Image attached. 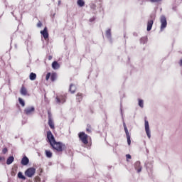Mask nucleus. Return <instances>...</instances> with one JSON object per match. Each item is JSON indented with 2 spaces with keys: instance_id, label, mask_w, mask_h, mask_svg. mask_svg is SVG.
I'll use <instances>...</instances> for the list:
<instances>
[{
  "instance_id": "obj_26",
  "label": "nucleus",
  "mask_w": 182,
  "mask_h": 182,
  "mask_svg": "<svg viewBox=\"0 0 182 182\" xmlns=\"http://www.w3.org/2000/svg\"><path fill=\"white\" fill-rule=\"evenodd\" d=\"M139 106L141 108L144 107V102H143V100H139Z\"/></svg>"
},
{
  "instance_id": "obj_7",
  "label": "nucleus",
  "mask_w": 182,
  "mask_h": 182,
  "mask_svg": "<svg viewBox=\"0 0 182 182\" xmlns=\"http://www.w3.org/2000/svg\"><path fill=\"white\" fill-rule=\"evenodd\" d=\"M40 33L42 35L45 41L49 39V33L48 32V27H45L43 31H41Z\"/></svg>"
},
{
  "instance_id": "obj_2",
  "label": "nucleus",
  "mask_w": 182,
  "mask_h": 182,
  "mask_svg": "<svg viewBox=\"0 0 182 182\" xmlns=\"http://www.w3.org/2000/svg\"><path fill=\"white\" fill-rule=\"evenodd\" d=\"M78 137L83 144H89V136L85 132H82L78 134Z\"/></svg>"
},
{
  "instance_id": "obj_23",
  "label": "nucleus",
  "mask_w": 182,
  "mask_h": 182,
  "mask_svg": "<svg viewBox=\"0 0 182 182\" xmlns=\"http://www.w3.org/2000/svg\"><path fill=\"white\" fill-rule=\"evenodd\" d=\"M18 178H21V180H26V177H25V176H23L22 172H18Z\"/></svg>"
},
{
  "instance_id": "obj_24",
  "label": "nucleus",
  "mask_w": 182,
  "mask_h": 182,
  "mask_svg": "<svg viewBox=\"0 0 182 182\" xmlns=\"http://www.w3.org/2000/svg\"><path fill=\"white\" fill-rule=\"evenodd\" d=\"M86 132L87 133H92V126L90 124L87 125Z\"/></svg>"
},
{
  "instance_id": "obj_35",
  "label": "nucleus",
  "mask_w": 182,
  "mask_h": 182,
  "mask_svg": "<svg viewBox=\"0 0 182 182\" xmlns=\"http://www.w3.org/2000/svg\"><path fill=\"white\" fill-rule=\"evenodd\" d=\"M141 171V168H138V173H140Z\"/></svg>"
},
{
  "instance_id": "obj_19",
  "label": "nucleus",
  "mask_w": 182,
  "mask_h": 182,
  "mask_svg": "<svg viewBox=\"0 0 182 182\" xmlns=\"http://www.w3.org/2000/svg\"><path fill=\"white\" fill-rule=\"evenodd\" d=\"M48 126L50 127V129L53 130L55 129V123H53V120L52 119H48Z\"/></svg>"
},
{
  "instance_id": "obj_33",
  "label": "nucleus",
  "mask_w": 182,
  "mask_h": 182,
  "mask_svg": "<svg viewBox=\"0 0 182 182\" xmlns=\"http://www.w3.org/2000/svg\"><path fill=\"white\" fill-rule=\"evenodd\" d=\"M161 0H150V2H160Z\"/></svg>"
},
{
  "instance_id": "obj_3",
  "label": "nucleus",
  "mask_w": 182,
  "mask_h": 182,
  "mask_svg": "<svg viewBox=\"0 0 182 182\" xmlns=\"http://www.w3.org/2000/svg\"><path fill=\"white\" fill-rule=\"evenodd\" d=\"M161 22V32H163L166 28H167V18L166 16H161L160 18Z\"/></svg>"
},
{
  "instance_id": "obj_16",
  "label": "nucleus",
  "mask_w": 182,
  "mask_h": 182,
  "mask_svg": "<svg viewBox=\"0 0 182 182\" xmlns=\"http://www.w3.org/2000/svg\"><path fill=\"white\" fill-rule=\"evenodd\" d=\"M20 93L23 96H26L28 95V90L23 85L21 88Z\"/></svg>"
},
{
  "instance_id": "obj_6",
  "label": "nucleus",
  "mask_w": 182,
  "mask_h": 182,
  "mask_svg": "<svg viewBox=\"0 0 182 182\" xmlns=\"http://www.w3.org/2000/svg\"><path fill=\"white\" fill-rule=\"evenodd\" d=\"M123 126H124V130L125 132V134L127 136V144L129 146H130V144H132V140L130 139V134L129 133V129H127L126 123H124Z\"/></svg>"
},
{
  "instance_id": "obj_22",
  "label": "nucleus",
  "mask_w": 182,
  "mask_h": 182,
  "mask_svg": "<svg viewBox=\"0 0 182 182\" xmlns=\"http://www.w3.org/2000/svg\"><path fill=\"white\" fill-rule=\"evenodd\" d=\"M29 77H30V80H35L36 79V74L31 73L30 74Z\"/></svg>"
},
{
  "instance_id": "obj_25",
  "label": "nucleus",
  "mask_w": 182,
  "mask_h": 182,
  "mask_svg": "<svg viewBox=\"0 0 182 182\" xmlns=\"http://www.w3.org/2000/svg\"><path fill=\"white\" fill-rule=\"evenodd\" d=\"M106 36H107V38H110L112 36V30L108 29L106 31Z\"/></svg>"
},
{
  "instance_id": "obj_37",
  "label": "nucleus",
  "mask_w": 182,
  "mask_h": 182,
  "mask_svg": "<svg viewBox=\"0 0 182 182\" xmlns=\"http://www.w3.org/2000/svg\"><path fill=\"white\" fill-rule=\"evenodd\" d=\"M62 3V1L60 0L58 1V5H60V4Z\"/></svg>"
},
{
  "instance_id": "obj_21",
  "label": "nucleus",
  "mask_w": 182,
  "mask_h": 182,
  "mask_svg": "<svg viewBox=\"0 0 182 182\" xmlns=\"http://www.w3.org/2000/svg\"><path fill=\"white\" fill-rule=\"evenodd\" d=\"M77 4L78 6H85V1L83 0H77Z\"/></svg>"
},
{
  "instance_id": "obj_8",
  "label": "nucleus",
  "mask_w": 182,
  "mask_h": 182,
  "mask_svg": "<svg viewBox=\"0 0 182 182\" xmlns=\"http://www.w3.org/2000/svg\"><path fill=\"white\" fill-rule=\"evenodd\" d=\"M47 139L48 140L50 145V143H54V141H56V140L55 139V136H53V134H52V132L50 131L47 132Z\"/></svg>"
},
{
  "instance_id": "obj_9",
  "label": "nucleus",
  "mask_w": 182,
  "mask_h": 182,
  "mask_svg": "<svg viewBox=\"0 0 182 182\" xmlns=\"http://www.w3.org/2000/svg\"><path fill=\"white\" fill-rule=\"evenodd\" d=\"M145 131L147 134V136L149 139L151 137V135L150 134V127L149 126V121L145 120Z\"/></svg>"
},
{
  "instance_id": "obj_36",
  "label": "nucleus",
  "mask_w": 182,
  "mask_h": 182,
  "mask_svg": "<svg viewBox=\"0 0 182 182\" xmlns=\"http://www.w3.org/2000/svg\"><path fill=\"white\" fill-rule=\"evenodd\" d=\"M137 164H138V166H140V162H136V166H137Z\"/></svg>"
},
{
  "instance_id": "obj_5",
  "label": "nucleus",
  "mask_w": 182,
  "mask_h": 182,
  "mask_svg": "<svg viewBox=\"0 0 182 182\" xmlns=\"http://www.w3.org/2000/svg\"><path fill=\"white\" fill-rule=\"evenodd\" d=\"M57 77H58V75L56 74V73H53L52 74L50 73H48L46 75V80H49V79H50L51 82H55Z\"/></svg>"
},
{
  "instance_id": "obj_31",
  "label": "nucleus",
  "mask_w": 182,
  "mask_h": 182,
  "mask_svg": "<svg viewBox=\"0 0 182 182\" xmlns=\"http://www.w3.org/2000/svg\"><path fill=\"white\" fill-rule=\"evenodd\" d=\"M42 25H43V24H42V22L38 21V23H37V27H38V28H42Z\"/></svg>"
},
{
  "instance_id": "obj_27",
  "label": "nucleus",
  "mask_w": 182,
  "mask_h": 182,
  "mask_svg": "<svg viewBox=\"0 0 182 182\" xmlns=\"http://www.w3.org/2000/svg\"><path fill=\"white\" fill-rule=\"evenodd\" d=\"M18 102L23 107H25V102L23 101V100H22V98H18Z\"/></svg>"
},
{
  "instance_id": "obj_18",
  "label": "nucleus",
  "mask_w": 182,
  "mask_h": 182,
  "mask_svg": "<svg viewBox=\"0 0 182 182\" xmlns=\"http://www.w3.org/2000/svg\"><path fill=\"white\" fill-rule=\"evenodd\" d=\"M14 160H15V158L14 156H9L6 160V164L9 166V164H12L14 163Z\"/></svg>"
},
{
  "instance_id": "obj_38",
  "label": "nucleus",
  "mask_w": 182,
  "mask_h": 182,
  "mask_svg": "<svg viewBox=\"0 0 182 182\" xmlns=\"http://www.w3.org/2000/svg\"><path fill=\"white\" fill-rule=\"evenodd\" d=\"M48 59H49V60H50L52 59V56L50 55V56L48 57Z\"/></svg>"
},
{
  "instance_id": "obj_14",
  "label": "nucleus",
  "mask_w": 182,
  "mask_h": 182,
  "mask_svg": "<svg viewBox=\"0 0 182 182\" xmlns=\"http://www.w3.org/2000/svg\"><path fill=\"white\" fill-rule=\"evenodd\" d=\"M52 68L54 69V70H56L60 68V65H59L58 61H53L52 63Z\"/></svg>"
},
{
  "instance_id": "obj_17",
  "label": "nucleus",
  "mask_w": 182,
  "mask_h": 182,
  "mask_svg": "<svg viewBox=\"0 0 182 182\" xmlns=\"http://www.w3.org/2000/svg\"><path fill=\"white\" fill-rule=\"evenodd\" d=\"M69 90L73 95L76 92V85L70 84Z\"/></svg>"
},
{
  "instance_id": "obj_29",
  "label": "nucleus",
  "mask_w": 182,
  "mask_h": 182,
  "mask_svg": "<svg viewBox=\"0 0 182 182\" xmlns=\"http://www.w3.org/2000/svg\"><path fill=\"white\" fill-rule=\"evenodd\" d=\"M126 157H127V161H129V160L132 159V156L130 154H127Z\"/></svg>"
},
{
  "instance_id": "obj_20",
  "label": "nucleus",
  "mask_w": 182,
  "mask_h": 182,
  "mask_svg": "<svg viewBox=\"0 0 182 182\" xmlns=\"http://www.w3.org/2000/svg\"><path fill=\"white\" fill-rule=\"evenodd\" d=\"M45 153H46V157H48V159H51V157L53 156V154H52V152L50 151L46 150Z\"/></svg>"
},
{
  "instance_id": "obj_1",
  "label": "nucleus",
  "mask_w": 182,
  "mask_h": 182,
  "mask_svg": "<svg viewBox=\"0 0 182 182\" xmlns=\"http://www.w3.org/2000/svg\"><path fill=\"white\" fill-rule=\"evenodd\" d=\"M50 146H51L53 151H55L56 153H62L63 150L66 149V145L62 142H57L56 141L51 142Z\"/></svg>"
},
{
  "instance_id": "obj_32",
  "label": "nucleus",
  "mask_w": 182,
  "mask_h": 182,
  "mask_svg": "<svg viewBox=\"0 0 182 182\" xmlns=\"http://www.w3.org/2000/svg\"><path fill=\"white\" fill-rule=\"evenodd\" d=\"M34 180L36 182L41 181V178H39V176H36Z\"/></svg>"
},
{
  "instance_id": "obj_4",
  "label": "nucleus",
  "mask_w": 182,
  "mask_h": 182,
  "mask_svg": "<svg viewBox=\"0 0 182 182\" xmlns=\"http://www.w3.org/2000/svg\"><path fill=\"white\" fill-rule=\"evenodd\" d=\"M36 173V169L35 168H28L26 171L25 174L26 177H33Z\"/></svg>"
},
{
  "instance_id": "obj_15",
  "label": "nucleus",
  "mask_w": 182,
  "mask_h": 182,
  "mask_svg": "<svg viewBox=\"0 0 182 182\" xmlns=\"http://www.w3.org/2000/svg\"><path fill=\"white\" fill-rule=\"evenodd\" d=\"M153 23H154V21L153 20L148 21V23H147V31H151V28H153Z\"/></svg>"
},
{
  "instance_id": "obj_28",
  "label": "nucleus",
  "mask_w": 182,
  "mask_h": 182,
  "mask_svg": "<svg viewBox=\"0 0 182 182\" xmlns=\"http://www.w3.org/2000/svg\"><path fill=\"white\" fill-rule=\"evenodd\" d=\"M3 154H6L8 153V148H4L2 150Z\"/></svg>"
},
{
  "instance_id": "obj_13",
  "label": "nucleus",
  "mask_w": 182,
  "mask_h": 182,
  "mask_svg": "<svg viewBox=\"0 0 182 182\" xmlns=\"http://www.w3.org/2000/svg\"><path fill=\"white\" fill-rule=\"evenodd\" d=\"M76 100H77V102H78V103H80L82 102V100H83V94L78 92L76 95Z\"/></svg>"
},
{
  "instance_id": "obj_30",
  "label": "nucleus",
  "mask_w": 182,
  "mask_h": 182,
  "mask_svg": "<svg viewBox=\"0 0 182 182\" xmlns=\"http://www.w3.org/2000/svg\"><path fill=\"white\" fill-rule=\"evenodd\" d=\"M48 120H52V114L50 113V112H48Z\"/></svg>"
},
{
  "instance_id": "obj_11",
  "label": "nucleus",
  "mask_w": 182,
  "mask_h": 182,
  "mask_svg": "<svg viewBox=\"0 0 182 182\" xmlns=\"http://www.w3.org/2000/svg\"><path fill=\"white\" fill-rule=\"evenodd\" d=\"M57 103H65L66 102V97L63 95H59L56 97Z\"/></svg>"
},
{
  "instance_id": "obj_39",
  "label": "nucleus",
  "mask_w": 182,
  "mask_h": 182,
  "mask_svg": "<svg viewBox=\"0 0 182 182\" xmlns=\"http://www.w3.org/2000/svg\"><path fill=\"white\" fill-rule=\"evenodd\" d=\"M2 160V157L0 156V161Z\"/></svg>"
},
{
  "instance_id": "obj_12",
  "label": "nucleus",
  "mask_w": 182,
  "mask_h": 182,
  "mask_svg": "<svg viewBox=\"0 0 182 182\" xmlns=\"http://www.w3.org/2000/svg\"><path fill=\"white\" fill-rule=\"evenodd\" d=\"M22 166H28L29 164V159L27 156H24L21 159Z\"/></svg>"
},
{
  "instance_id": "obj_10",
  "label": "nucleus",
  "mask_w": 182,
  "mask_h": 182,
  "mask_svg": "<svg viewBox=\"0 0 182 182\" xmlns=\"http://www.w3.org/2000/svg\"><path fill=\"white\" fill-rule=\"evenodd\" d=\"M35 112V107H28L24 109L25 114H32Z\"/></svg>"
},
{
  "instance_id": "obj_34",
  "label": "nucleus",
  "mask_w": 182,
  "mask_h": 182,
  "mask_svg": "<svg viewBox=\"0 0 182 182\" xmlns=\"http://www.w3.org/2000/svg\"><path fill=\"white\" fill-rule=\"evenodd\" d=\"M93 21H95V18H92L90 19V22H93Z\"/></svg>"
}]
</instances>
